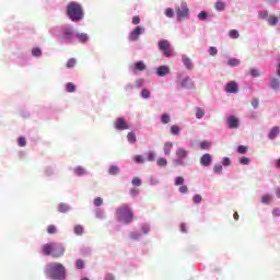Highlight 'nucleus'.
I'll return each instance as SVG.
<instances>
[{"instance_id":"1","label":"nucleus","mask_w":280,"mask_h":280,"mask_svg":"<svg viewBox=\"0 0 280 280\" xmlns=\"http://www.w3.org/2000/svg\"><path fill=\"white\" fill-rule=\"evenodd\" d=\"M45 272L50 279L65 280L67 277V269L60 262H50L46 266Z\"/></svg>"},{"instance_id":"2","label":"nucleus","mask_w":280,"mask_h":280,"mask_svg":"<svg viewBox=\"0 0 280 280\" xmlns=\"http://www.w3.org/2000/svg\"><path fill=\"white\" fill-rule=\"evenodd\" d=\"M68 16L74 23L78 21H82L84 19V11L82 10V5L78 2H70L67 7Z\"/></svg>"},{"instance_id":"3","label":"nucleus","mask_w":280,"mask_h":280,"mask_svg":"<svg viewBox=\"0 0 280 280\" xmlns=\"http://www.w3.org/2000/svg\"><path fill=\"white\" fill-rule=\"evenodd\" d=\"M135 218L132 210L128 206H121L116 209V219L124 224H130Z\"/></svg>"},{"instance_id":"4","label":"nucleus","mask_w":280,"mask_h":280,"mask_svg":"<svg viewBox=\"0 0 280 280\" xmlns=\"http://www.w3.org/2000/svg\"><path fill=\"white\" fill-rule=\"evenodd\" d=\"M160 51H162L163 56L166 58H171V56H174V49H172V44H170V40L162 39L158 43Z\"/></svg>"},{"instance_id":"5","label":"nucleus","mask_w":280,"mask_h":280,"mask_svg":"<svg viewBox=\"0 0 280 280\" xmlns=\"http://www.w3.org/2000/svg\"><path fill=\"white\" fill-rule=\"evenodd\" d=\"M176 14L178 21L189 19V7H187V2H182L180 5L176 8Z\"/></svg>"},{"instance_id":"6","label":"nucleus","mask_w":280,"mask_h":280,"mask_svg":"<svg viewBox=\"0 0 280 280\" xmlns=\"http://www.w3.org/2000/svg\"><path fill=\"white\" fill-rule=\"evenodd\" d=\"M176 156L178 160H175V165H185V162L183 160L189 156V151L183 148H178L176 150Z\"/></svg>"},{"instance_id":"7","label":"nucleus","mask_w":280,"mask_h":280,"mask_svg":"<svg viewBox=\"0 0 280 280\" xmlns=\"http://www.w3.org/2000/svg\"><path fill=\"white\" fill-rule=\"evenodd\" d=\"M65 255V246L60 243H55L52 247V253L50 254V257H54L55 259H58Z\"/></svg>"},{"instance_id":"8","label":"nucleus","mask_w":280,"mask_h":280,"mask_svg":"<svg viewBox=\"0 0 280 280\" xmlns=\"http://www.w3.org/2000/svg\"><path fill=\"white\" fill-rule=\"evenodd\" d=\"M75 35V32L73 28L66 26L62 28V35L61 38L65 43H71V38Z\"/></svg>"},{"instance_id":"9","label":"nucleus","mask_w":280,"mask_h":280,"mask_svg":"<svg viewBox=\"0 0 280 280\" xmlns=\"http://www.w3.org/2000/svg\"><path fill=\"white\" fill-rule=\"evenodd\" d=\"M143 32H145V28L143 26H137L129 34V40H131V43H135V40H139V37L141 36V34H143Z\"/></svg>"},{"instance_id":"10","label":"nucleus","mask_w":280,"mask_h":280,"mask_svg":"<svg viewBox=\"0 0 280 280\" xmlns=\"http://www.w3.org/2000/svg\"><path fill=\"white\" fill-rule=\"evenodd\" d=\"M175 185L179 188H178V191L180 194H187V191H189V188L185 185V178L183 176H178L175 178Z\"/></svg>"},{"instance_id":"11","label":"nucleus","mask_w":280,"mask_h":280,"mask_svg":"<svg viewBox=\"0 0 280 280\" xmlns=\"http://www.w3.org/2000/svg\"><path fill=\"white\" fill-rule=\"evenodd\" d=\"M228 128L235 130L240 128V119L235 116H229L226 119Z\"/></svg>"},{"instance_id":"12","label":"nucleus","mask_w":280,"mask_h":280,"mask_svg":"<svg viewBox=\"0 0 280 280\" xmlns=\"http://www.w3.org/2000/svg\"><path fill=\"white\" fill-rule=\"evenodd\" d=\"M116 130H128V122H126V118H117L115 122Z\"/></svg>"},{"instance_id":"13","label":"nucleus","mask_w":280,"mask_h":280,"mask_svg":"<svg viewBox=\"0 0 280 280\" xmlns=\"http://www.w3.org/2000/svg\"><path fill=\"white\" fill-rule=\"evenodd\" d=\"M226 93H237L240 91V86L237 82L231 81L225 85Z\"/></svg>"},{"instance_id":"14","label":"nucleus","mask_w":280,"mask_h":280,"mask_svg":"<svg viewBox=\"0 0 280 280\" xmlns=\"http://www.w3.org/2000/svg\"><path fill=\"white\" fill-rule=\"evenodd\" d=\"M212 161H213V158L211 156V154L206 153L200 158V165H202L203 167H209Z\"/></svg>"},{"instance_id":"15","label":"nucleus","mask_w":280,"mask_h":280,"mask_svg":"<svg viewBox=\"0 0 280 280\" xmlns=\"http://www.w3.org/2000/svg\"><path fill=\"white\" fill-rule=\"evenodd\" d=\"M54 245L55 243H48L42 246V253L43 255H45L46 257L51 256V253L54 252Z\"/></svg>"},{"instance_id":"16","label":"nucleus","mask_w":280,"mask_h":280,"mask_svg":"<svg viewBox=\"0 0 280 280\" xmlns=\"http://www.w3.org/2000/svg\"><path fill=\"white\" fill-rule=\"evenodd\" d=\"M170 71L167 66H160L156 68V75H159V78H165V75H170Z\"/></svg>"},{"instance_id":"17","label":"nucleus","mask_w":280,"mask_h":280,"mask_svg":"<svg viewBox=\"0 0 280 280\" xmlns=\"http://www.w3.org/2000/svg\"><path fill=\"white\" fill-rule=\"evenodd\" d=\"M180 85L183 86V89H195L196 86V84H194V81L189 77L182 80Z\"/></svg>"},{"instance_id":"18","label":"nucleus","mask_w":280,"mask_h":280,"mask_svg":"<svg viewBox=\"0 0 280 280\" xmlns=\"http://www.w3.org/2000/svg\"><path fill=\"white\" fill-rule=\"evenodd\" d=\"M145 69L147 67L143 61H137L132 67L133 73H137V71H145Z\"/></svg>"},{"instance_id":"19","label":"nucleus","mask_w":280,"mask_h":280,"mask_svg":"<svg viewBox=\"0 0 280 280\" xmlns=\"http://www.w3.org/2000/svg\"><path fill=\"white\" fill-rule=\"evenodd\" d=\"M182 61L184 62V66L186 67V69H188V71H191V69H194V62L189 57L184 55L182 57Z\"/></svg>"},{"instance_id":"20","label":"nucleus","mask_w":280,"mask_h":280,"mask_svg":"<svg viewBox=\"0 0 280 280\" xmlns=\"http://www.w3.org/2000/svg\"><path fill=\"white\" fill-rule=\"evenodd\" d=\"M280 128L279 127H272L269 131L268 139L275 140L277 137H279Z\"/></svg>"},{"instance_id":"21","label":"nucleus","mask_w":280,"mask_h":280,"mask_svg":"<svg viewBox=\"0 0 280 280\" xmlns=\"http://www.w3.org/2000/svg\"><path fill=\"white\" fill-rule=\"evenodd\" d=\"M268 25L275 26L279 23V18L277 15H269L267 19Z\"/></svg>"},{"instance_id":"22","label":"nucleus","mask_w":280,"mask_h":280,"mask_svg":"<svg viewBox=\"0 0 280 280\" xmlns=\"http://www.w3.org/2000/svg\"><path fill=\"white\" fill-rule=\"evenodd\" d=\"M214 8L218 12H224V10L226 9V4L219 0L215 2Z\"/></svg>"},{"instance_id":"23","label":"nucleus","mask_w":280,"mask_h":280,"mask_svg":"<svg viewBox=\"0 0 280 280\" xmlns=\"http://www.w3.org/2000/svg\"><path fill=\"white\" fill-rule=\"evenodd\" d=\"M280 80L277 78L271 79L270 88L273 89V91H279Z\"/></svg>"},{"instance_id":"24","label":"nucleus","mask_w":280,"mask_h":280,"mask_svg":"<svg viewBox=\"0 0 280 280\" xmlns=\"http://www.w3.org/2000/svg\"><path fill=\"white\" fill-rule=\"evenodd\" d=\"M172 148H174V144L172 142H165L164 154H166V155L172 154Z\"/></svg>"},{"instance_id":"25","label":"nucleus","mask_w":280,"mask_h":280,"mask_svg":"<svg viewBox=\"0 0 280 280\" xmlns=\"http://www.w3.org/2000/svg\"><path fill=\"white\" fill-rule=\"evenodd\" d=\"M108 174L110 176H117V174H119V166L117 165H112L108 170Z\"/></svg>"},{"instance_id":"26","label":"nucleus","mask_w":280,"mask_h":280,"mask_svg":"<svg viewBox=\"0 0 280 280\" xmlns=\"http://www.w3.org/2000/svg\"><path fill=\"white\" fill-rule=\"evenodd\" d=\"M71 208L66 203H60L58 211L59 213H67Z\"/></svg>"},{"instance_id":"27","label":"nucleus","mask_w":280,"mask_h":280,"mask_svg":"<svg viewBox=\"0 0 280 280\" xmlns=\"http://www.w3.org/2000/svg\"><path fill=\"white\" fill-rule=\"evenodd\" d=\"M77 62H78V60H75V58H70L66 63L67 69H73V67H75Z\"/></svg>"},{"instance_id":"28","label":"nucleus","mask_w":280,"mask_h":280,"mask_svg":"<svg viewBox=\"0 0 280 280\" xmlns=\"http://www.w3.org/2000/svg\"><path fill=\"white\" fill-rule=\"evenodd\" d=\"M66 90L68 93H75V84H73L72 82L67 83Z\"/></svg>"},{"instance_id":"29","label":"nucleus","mask_w":280,"mask_h":280,"mask_svg":"<svg viewBox=\"0 0 280 280\" xmlns=\"http://www.w3.org/2000/svg\"><path fill=\"white\" fill-rule=\"evenodd\" d=\"M161 121L162 124H170V121H172L170 114H162Z\"/></svg>"},{"instance_id":"30","label":"nucleus","mask_w":280,"mask_h":280,"mask_svg":"<svg viewBox=\"0 0 280 280\" xmlns=\"http://www.w3.org/2000/svg\"><path fill=\"white\" fill-rule=\"evenodd\" d=\"M271 201H272V197L270 195H264L261 198L262 205H270Z\"/></svg>"},{"instance_id":"31","label":"nucleus","mask_w":280,"mask_h":280,"mask_svg":"<svg viewBox=\"0 0 280 280\" xmlns=\"http://www.w3.org/2000/svg\"><path fill=\"white\" fill-rule=\"evenodd\" d=\"M77 38H79L80 43H86V40H89V35H86V33H81L77 35Z\"/></svg>"},{"instance_id":"32","label":"nucleus","mask_w":280,"mask_h":280,"mask_svg":"<svg viewBox=\"0 0 280 280\" xmlns=\"http://www.w3.org/2000/svg\"><path fill=\"white\" fill-rule=\"evenodd\" d=\"M202 117H205V109L197 107L196 108V118L197 119H202Z\"/></svg>"},{"instance_id":"33","label":"nucleus","mask_w":280,"mask_h":280,"mask_svg":"<svg viewBox=\"0 0 280 280\" xmlns=\"http://www.w3.org/2000/svg\"><path fill=\"white\" fill-rule=\"evenodd\" d=\"M127 139L129 143H137V136L135 135V132H129L127 135Z\"/></svg>"},{"instance_id":"34","label":"nucleus","mask_w":280,"mask_h":280,"mask_svg":"<svg viewBox=\"0 0 280 280\" xmlns=\"http://www.w3.org/2000/svg\"><path fill=\"white\" fill-rule=\"evenodd\" d=\"M32 56H34L35 58H40V56H43V50H40V48H33Z\"/></svg>"},{"instance_id":"35","label":"nucleus","mask_w":280,"mask_h":280,"mask_svg":"<svg viewBox=\"0 0 280 280\" xmlns=\"http://www.w3.org/2000/svg\"><path fill=\"white\" fill-rule=\"evenodd\" d=\"M171 135H180V127L178 125L171 126Z\"/></svg>"},{"instance_id":"36","label":"nucleus","mask_w":280,"mask_h":280,"mask_svg":"<svg viewBox=\"0 0 280 280\" xmlns=\"http://www.w3.org/2000/svg\"><path fill=\"white\" fill-rule=\"evenodd\" d=\"M228 65L229 67H237L240 65V59H235V58L229 59Z\"/></svg>"},{"instance_id":"37","label":"nucleus","mask_w":280,"mask_h":280,"mask_svg":"<svg viewBox=\"0 0 280 280\" xmlns=\"http://www.w3.org/2000/svg\"><path fill=\"white\" fill-rule=\"evenodd\" d=\"M18 145H20V148H25V145H27V140L25 139V137H20L18 139Z\"/></svg>"},{"instance_id":"38","label":"nucleus","mask_w":280,"mask_h":280,"mask_svg":"<svg viewBox=\"0 0 280 280\" xmlns=\"http://www.w3.org/2000/svg\"><path fill=\"white\" fill-rule=\"evenodd\" d=\"M156 164L159 165V167H165L167 165V160L165 158H160L156 161Z\"/></svg>"},{"instance_id":"39","label":"nucleus","mask_w":280,"mask_h":280,"mask_svg":"<svg viewBox=\"0 0 280 280\" xmlns=\"http://www.w3.org/2000/svg\"><path fill=\"white\" fill-rule=\"evenodd\" d=\"M229 36H230V38H240V32H237V30H231L230 32H229Z\"/></svg>"},{"instance_id":"40","label":"nucleus","mask_w":280,"mask_h":280,"mask_svg":"<svg viewBox=\"0 0 280 280\" xmlns=\"http://www.w3.org/2000/svg\"><path fill=\"white\" fill-rule=\"evenodd\" d=\"M209 148H211V142H209V141H202V142H200V149L201 150H209Z\"/></svg>"},{"instance_id":"41","label":"nucleus","mask_w":280,"mask_h":280,"mask_svg":"<svg viewBox=\"0 0 280 280\" xmlns=\"http://www.w3.org/2000/svg\"><path fill=\"white\" fill-rule=\"evenodd\" d=\"M141 97H142L143 100H150V90L143 89V90L141 91Z\"/></svg>"},{"instance_id":"42","label":"nucleus","mask_w":280,"mask_h":280,"mask_svg":"<svg viewBox=\"0 0 280 280\" xmlns=\"http://www.w3.org/2000/svg\"><path fill=\"white\" fill-rule=\"evenodd\" d=\"M57 232H58V229L56 228V225H48L47 233H49V235H55V233Z\"/></svg>"},{"instance_id":"43","label":"nucleus","mask_w":280,"mask_h":280,"mask_svg":"<svg viewBox=\"0 0 280 280\" xmlns=\"http://www.w3.org/2000/svg\"><path fill=\"white\" fill-rule=\"evenodd\" d=\"M74 233L75 235H82V233H84V228L82 225H75Z\"/></svg>"},{"instance_id":"44","label":"nucleus","mask_w":280,"mask_h":280,"mask_svg":"<svg viewBox=\"0 0 280 280\" xmlns=\"http://www.w3.org/2000/svg\"><path fill=\"white\" fill-rule=\"evenodd\" d=\"M75 268H77L78 270H83V268H84V260H82V259H77V261H75Z\"/></svg>"},{"instance_id":"45","label":"nucleus","mask_w":280,"mask_h":280,"mask_svg":"<svg viewBox=\"0 0 280 280\" xmlns=\"http://www.w3.org/2000/svg\"><path fill=\"white\" fill-rule=\"evenodd\" d=\"M74 173L78 175V176H84V174H86V171L84 168H82L81 166L74 168Z\"/></svg>"},{"instance_id":"46","label":"nucleus","mask_w":280,"mask_h":280,"mask_svg":"<svg viewBox=\"0 0 280 280\" xmlns=\"http://www.w3.org/2000/svg\"><path fill=\"white\" fill-rule=\"evenodd\" d=\"M209 16V14L207 13V11H201L199 14H198V19L199 21H207V18Z\"/></svg>"},{"instance_id":"47","label":"nucleus","mask_w":280,"mask_h":280,"mask_svg":"<svg viewBox=\"0 0 280 280\" xmlns=\"http://www.w3.org/2000/svg\"><path fill=\"white\" fill-rule=\"evenodd\" d=\"M237 152H238V154H246V152H248V147L238 145Z\"/></svg>"},{"instance_id":"48","label":"nucleus","mask_w":280,"mask_h":280,"mask_svg":"<svg viewBox=\"0 0 280 280\" xmlns=\"http://www.w3.org/2000/svg\"><path fill=\"white\" fill-rule=\"evenodd\" d=\"M102 205H104V199H102V197H96L94 199V206L95 207H102Z\"/></svg>"},{"instance_id":"49","label":"nucleus","mask_w":280,"mask_h":280,"mask_svg":"<svg viewBox=\"0 0 280 280\" xmlns=\"http://www.w3.org/2000/svg\"><path fill=\"white\" fill-rule=\"evenodd\" d=\"M165 16H167V19H172L174 16V9L167 8L165 10Z\"/></svg>"},{"instance_id":"50","label":"nucleus","mask_w":280,"mask_h":280,"mask_svg":"<svg viewBox=\"0 0 280 280\" xmlns=\"http://www.w3.org/2000/svg\"><path fill=\"white\" fill-rule=\"evenodd\" d=\"M222 165L221 164H215L213 167L214 174H222Z\"/></svg>"},{"instance_id":"51","label":"nucleus","mask_w":280,"mask_h":280,"mask_svg":"<svg viewBox=\"0 0 280 280\" xmlns=\"http://www.w3.org/2000/svg\"><path fill=\"white\" fill-rule=\"evenodd\" d=\"M192 200H194V202H195L196 205H200V202H202V196H200V195H195V196L192 197Z\"/></svg>"},{"instance_id":"52","label":"nucleus","mask_w":280,"mask_h":280,"mask_svg":"<svg viewBox=\"0 0 280 280\" xmlns=\"http://www.w3.org/2000/svg\"><path fill=\"white\" fill-rule=\"evenodd\" d=\"M240 163L241 165H248V163H250V159L243 156L240 159Z\"/></svg>"},{"instance_id":"53","label":"nucleus","mask_w":280,"mask_h":280,"mask_svg":"<svg viewBox=\"0 0 280 280\" xmlns=\"http://www.w3.org/2000/svg\"><path fill=\"white\" fill-rule=\"evenodd\" d=\"M131 183L135 187H141V179L139 177H135Z\"/></svg>"},{"instance_id":"54","label":"nucleus","mask_w":280,"mask_h":280,"mask_svg":"<svg viewBox=\"0 0 280 280\" xmlns=\"http://www.w3.org/2000/svg\"><path fill=\"white\" fill-rule=\"evenodd\" d=\"M249 75H252V78H259V70L257 69H252L249 71Z\"/></svg>"},{"instance_id":"55","label":"nucleus","mask_w":280,"mask_h":280,"mask_svg":"<svg viewBox=\"0 0 280 280\" xmlns=\"http://www.w3.org/2000/svg\"><path fill=\"white\" fill-rule=\"evenodd\" d=\"M208 51L211 56H217L218 55V48H215L213 46H211Z\"/></svg>"},{"instance_id":"56","label":"nucleus","mask_w":280,"mask_h":280,"mask_svg":"<svg viewBox=\"0 0 280 280\" xmlns=\"http://www.w3.org/2000/svg\"><path fill=\"white\" fill-rule=\"evenodd\" d=\"M135 163H143V155H136L133 156Z\"/></svg>"},{"instance_id":"57","label":"nucleus","mask_w":280,"mask_h":280,"mask_svg":"<svg viewBox=\"0 0 280 280\" xmlns=\"http://www.w3.org/2000/svg\"><path fill=\"white\" fill-rule=\"evenodd\" d=\"M222 165H224L225 167H229L231 165V159L224 158L222 161Z\"/></svg>"},{"instance_id":"58","label":"nucleus","mask_w":280,"mask_h":280,"mask_svg":"<svg viewBox=\"0 0 280 280\" xmlns=\"http://www.w3.org/2000/svg\"><path fill=\"white\" fill-rule=\"evenodd\" d=\"M132 23H133V25H139V23H141V18H139V15L133 16Z\"/></svg>"},{"instance_id":"59","label":"nucleus","mask_w":280,"mask_h":280,"mask_svg":"<svg viewBox=\"0 0 280 280\" xmlns=\"http://www.w3.org/2000/svg\"><path fill=\"white\" fill-rule=\"evenodd\" d=\"M272 215L275 218H279L280 217V209L279 208H275L273 211H272Z\"/></svg>"},{"instance_id":"60","label":"nucleus","mask_w":280,"mask_h":280,"mask_svg":"<svg viewBox=\"0 0 280 280\" xmlns=\"http://www.w3.org/2000/svg\"><path fill=\"white\" fill-rule=\"evenodd\" d=\"M259 18L260 19H268V11H260L259 12Z\"/></svg>"},{"instance_id":"61","label":"nucleus","mask_w":280,"mask_h":280,"mask_svg":"<svg viewBox=\"0 0 280 280\" xmlns=\"http://www.w3.org/2000/svg\"><path fill=\"white\" fill-rule=\"evenodd\" d=\"M155 156L156 155L154 154V152H149L148 153V161H150V162L154 161Z\"/></svg>"},{"instance_id":"62","label":"nucleus","mask_w":280,"mask_h":280,"mask_svg":"<svg viewBox=\"0 0 280 280\" xmlns=\"http://www.w3.org/2000/svg\"><path fill=\"white\" fill-rule=\"evenodd\" d=\"M136 86H137V89H141V86H143V79H138L136 81Z\"/></svg>"},{"instance_id":"63","label":"nucleus","mask_w":280,"mask_h":280,"mask_svg":"<svg viewBox=\"0 0 280 280\" xmlns=\"http://www.w3.org/2000/svg\"><path fill=\"white\" fill-rule=\"evenodd\" d=\"M252 106H253V108H257V106H259V100L253 98L252 100Z\"/></svg>"},{"instance_id":"64","label":"nucleus","mask_w":280,"mask_h":280,"mask_svg":"<svg viewBox=\"0 0 280 280\" xmlns=\"http://www.w3.org/2000/svg\"><path fill=\"white\" fill-rule=\"evenodd\" d=\"M104 280H115V276L113 273H106Z\"/></svg>"}]
</instances>
